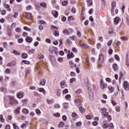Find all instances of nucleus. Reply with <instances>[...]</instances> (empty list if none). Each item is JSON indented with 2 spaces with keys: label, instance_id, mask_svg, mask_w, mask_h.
I'll return each mask as SVG.
<instances>
[{
  "label": "nucleus",
  "instance_id": "1",
  "mask_svg": "<svg viewBox=\"0 0 129 129\" xmlns=\"http://www.w3.org/2000/svg\"><path fill=\"white\" fill-rule=\"evenodd\" d=\"M100 87L103 90H104L105 88H107V84H106V83H104V82H103V80H100Z\"/></svg>",
  "mask_w": 129,
  "mask_h": 129
},
{
  "label": "nucleus",
  "instance_id": "2",
  "mask_svg": "<svg viewBox=\"0 0 129 129\" xmlns=\"http://www.w3.org/2000/svg\"><path fill=\"white\" fill-rule=\"evenodd\" d=\"M19 103V102L18 101L14 98H11L10 100L9 104H11V105H13V104H18Z\"/></svg>",
  "mask_w": 129,
  "mask_h": 129
},
{
  "label": "nucleus",
  "instance_id": "3",
  "mask_svg": "<svg viewBox=\"0 0 129 129\" xmlns=\"http://www.w3.org/2000/svg\"><path fill=\"white\" fill-rule=\"evenodd\" d=\"M75 104L77 106H80L82 104V102L79 99H76L75 100Z\"/></svg>",
  "mask_w": 129,
  "mask_h": 129
},
{
  "label": "nucleus",
  "instance_id": "4",
  "mask_svg": "<svg viewBox=\"0 0 129 129\" xmlns=\"http://www.w3.org/2000/svg\"><path fill=\"white\" fill-rule=\"evenodd\" d=\"M79 45L80 46V47L83 48V49H88V48H89V46H88V45L85 43H79Z\"/></svg>",
  "mask_w": 129,
  "mask_h": 129
},
{
  "label": "nucleus",
  "instance_id": "5",
  "mask_svg": "<svg viewBox=\"0 0 129 129\" xmlns=\"http://www.w3.org/2000/svg\"><path fill=\"white\" fill-rule=\"evenodd\" d=\"M123 86L125 90H129V84L127 81H125L124 82Z\"/></svg>",
  "mask_w": 129,
  "mask_h": 129
},
{
  "label": "nucleus",
  "instance_id": "6",
  "mask_svg": "<svg viewBox=\"0 0 129 129\" xmlns=\"http://www.w3.org/2000/svg\"><path fill=\"white\" fill-rule=\"evenodd\" d=\"M112 67H113V69L114 70V71L116 72V71H118V66H117V64L116 63H114L112 65Z\"/></svg>",
  "mask_w": 129,
  "mask_h": 129
},
{
  "label": "nucleus",
  "instance_id": "7",
  "mask_svg": "<svg viewBox=\"0 0 129 129\" xmlns=\"http://www.w3.org/2000/svg\"><path fill=\"white\" fill-rule=\"evenodd\" d=\"M25 41L27 42V43H32V41H33V38L30 36H28L25 39Z\"/></svg>",
  "mask_w": 129,
  "mask_h": 129
},
{
  "label": "nucleus",
  "instance_id": "8",
  "mask_svg": "<svg viewBox=\"0 0 129 129\" xmlns=\"http://www.w3.org/2000/svg\"><path fill=\"white\" fill-rule=\"evenodd\" d=\"M26 19H28V20H31V19H32V14L26 13Z\"/></svg>",
  "mask_w": 129,
  "mask_h": 129
},
{
  "label": "nucleus",
  "instance_id": "9",
  "mask_svg": "<svg viewBox=\"0 0 129 129\" xmlns=\"http://www.w3.org/2000/svg\"><path fill=\"white\" fill-rule=\"evenodd\" d=\"M99 60L100 62H103L104 61V56L102 54H100Z\"/></svg>",
  "mask_w": 129,
  "mask_h": 129
},
{
  "label": "nucleus",
  "instance_id": "10",
  "mask_svg": "<svg viewBox=\"0 0 129 129\" xmlns=\"http://www.w3.org/2000/svg\"><path fill=\"white\" fill-rule=\"evenodd\" d=\"M52 14L54 16L55 18H57L59 14L58 13V12L56 11H53L52 12Z\"/></svg>",
  "mask_w": 129,
  "mask_h": 129
},
{
  "label": "nucleus",
  "instance_id": "11",
  "mask_svg": "<svg viewBox=\"0 0 129 129\" xmlns=\"http://www.w3.org/2000/svg\"><path fill=\"white\" fill-rule=\"evenodd\" d=\"M38 91H39V92H42V93L43 94H46V91H45V90L44 89V88H39L38 89Z\"/></svg>",
  "mask_w": 129,
  "mask_h": 129
},
{
  "label": "nucleus",
  "instance_id": "12",
  "mask_svg": "<svg viewBox=\"0 0 129 129\" xmlns=\"http://www.w3.org/2000/svg\"><path fill=\"white\" fill-rule=\"evenodd\" d=\"M45 84H46V79H42L40 81V85H42V86H44Z\"/></svg>",
  "mask_w": 129,
  "mask_h": 129
},
{
  "label": "nucleus",
  "instance_id": "13",
  "mask_svg": "<svg viewBox=\"0 0 129 129\" xmlns=\"http://www.w3.org/2000/svg\"><path fill=\"white\" fill-rule=\"evenodd\" d=\"M46 101H47L48 104H52V103H53V102H54V100L53 99H51L50 100L47 99Z\"/></svg>",
  "mask_w": 129,
  "mask_h": 129
},
{
  "label": "nucleus",
  "instance_id": "14",
  "mask_svg": "<svg viewBox=\"0 0 129 129\" xmlns=\"http://www.w3.org/2000/svg\"><path fill=\"white\" fill-rule=\"evenodd\" d=\"M17 96L18 98H23V97H24V94H23V93H18L17 94Z\"/></svg>",
  "mask_w": 129,
  "mask_h": 129
},
{
  "label": "nucleus",
  "instance_id": "15",
  "mask_svg": "<svg viewBox=\"0 0 129 129\" xmlns=\"http://www.w3.org/2000/svg\"><path fill=\"white\" fill-rule=\"evenodd\" d=\"M22 112L24 114H29V110L27 109L26 108L23 109Z\"/></svg>",
  "mask_w": 129,
  "mask_h": 129
},
{
  "label": "nucleus",
  "instance_id": "16",
  "mask_svg": "<svg viewBox=\"0 0 129 129\" xmlns=\"http://www.w3.org/2000/svg\"><path fill=\"white\" fill-rule=\"evenodd\" d=\"M119 21V18L116 17L114 20V24L115 25H117V24H118V22Z\"/></svg>",
  "mask_w": 129,
  "mask_h": 129
},
{
  "label": "nucleus",
  "instance_id": "17",
  "mask_svg": "<svg viewBox=\"0 0 129 129\" xmlns=\"http://www.w3.org/2000/svg\"><path fill=\"white\" fill-rule=\"evenodd\" d=\"M53 35L55 36V37H59V31L55 30L53 32Z\"/></svg>",
  "mask_w": 129,
  "mask_h": 129
},
{
  "label": "nucleus",
  "instance_id": "18",
  "mask_svg": "<svg viewBox=\"0 0 129 129\" xmlns=\"http://www.w3.org/2000/svg\"><path fill=\"white\" fill-rule=\"evenodd\" d=\"M108 89L110 90V92H113L114 91V87L112 86H109Z\"/></svg>",
  "mask_w": 129,
  "mask_h": 129
},
{
  "label": "nucleus",
  "instance_id": "19",
  "mask_svg": "<svg viewBox=\"0 0 129 129\" xmlns=\"http://www.w3.org/2000/svg\"><path fill=\"white\" fill-rule=\"evenodd\" d=\"M63 33L64 35H69V34H70L69 31L67 29H64L63 30Z\"/></svg>",
  "mask_w": 129,
  "mask_h": 129
},
{
  "label": "nucleus",
  "instance_id": "20",
  "mask_svg": "<svg viewBox=\"0 0 129 129\" xmlns=\"http://www.w3.org/2000/svg\"><path fill=\"white\" fill-rule=\"evenodd\" d=\"M8 35L9 36V37H11L12 36V30L11 29H8L7 31Z\"/></svg>",
  "mask_w": 129,
  "mask_h": 129
},
{
  "label": "nucleus",
  "instance_id": "21",
  "mask_svg": "<svg viewBox=\"0 0 129 129\" xmlns=\"http://www.w3.org/2000/svg\"><path fill=\"white\" fill-rule=\"evenodd\" d=\"M68 20L69 21H74V20H75V18H74V17L73 16H69L68 17Z\"/></svg>",
  "mask_w": 129,
  "mask_h": 129
},
{
  "label": "nucleus",
  "instance_id": "22",
  "mask_svg": "<svg viewBox=\"0 0 129 129\" xmlns=\"http://www.w3.org/2000/svg\"><path fill=\"white\" fill-rule=\"evenodd\" d=\"M115 110L117 112H119V111H120V106H117L115 108Z\"/></svg>",
  "mask_w": 129,
  "mask_h": 129
},
{
  "label": "nucleus",
  "instance_id": "23",
  "mask_svg": "<svg viewBox=\"0 0 129 129\" xmlns=\"http://www.w3.org/2000/svg\"><path fill=\"white\" fill-rule=\"evenodd\" d=\"M22 57L23 59H26V58H28V54H27V53H23L22 55Z\"/></svg>",
  "mask_w": 129,
  "mask_h": 129
},
{
  "label": "nucleus",
  "instance_id": "24",
  "mask_svg": "<svg viewBox=\"0 0 129 129\" xmlns=\"http://www.w3.org/2000/svg\"><path fill=\"white\" fill-rule=\"evenodd\" d=\"M69 93V90H68V89H65L64 90H63L62 93L63 94H67V93Z\"/></svg>",
  "mask_w": 129,
  "mask_h": 129
},
{
  "label": "nucleus",
  "instance_id": "25",
  "mask_svg": "<svg viewBox=\"0 0 129 129\" xmlns=\"http://www.w3.org/2000/svg\"><path fill=\"white\" fill-rule=\"evenodd\" d=\"M89 95L90 96V98H92V97H93V92H92V91H90L89 92Z\"/></svg>",
  "mask_w": 129,
  "mask_h": 129
},
{
  "label": "nucleus",
  "instance_id": "26",
  "mask_svg": "<svg viewBox=\"0 0 129 129\" xmlns=\"http://www.w3.org/2000/svg\"><path fill=\"white\" fill-rule=\"evenodd\" d=\"M15 31H16V32H17V33H21V32H22V30L20 28H19V27L16 28L15 29Z\"/></svg>",
  "mask_w": 129,
  "mask_h": 129
},
{
  "label": "nucleus",
  "instance_id": "27",
  "mask_svg": "<svg viewBox=\"0 0 129 129\" xmlns=\"http://www.w3.org/2000/svg\"><path fill=\"white\" fill-rule=\"evenodd\" d=\"M41 7H43V8H47V4L46 3H40Z\"/></svg>",
  "mask_w": 129,
  "mask_h": 129
},
{
  "label": "nucleus",
  "instance_id": "28",
  "mask_svg": "<svg viewBox=\"0 0 129 129\" xmlns=\"http://www.w3.org/2000/svg\"><path fill=\"white\" fill-rule=\"evenodd\" d=\"M0 120L2 122H4L5 121V118H4V116H3V114L0 115Z\"/></svg>",
  "mask_w": 129,
  "mask_h": 129
},
{
  "label": "nucleus",
  "instance_id": "29",
  "mask_svg": "<svg viewBox=\"0 0 129 129\" xmlns=\"http://www.w3.org/2000/svg\"><path fill=\"white\" fill-rule=\"evenodd\" d=\"M79 110H80V112H85V109H84V108H83V107H80Z\"/></svg>",
  "mask_w": 129,
  "mask_h": 129
},
{
  "label": "nucleus",
  "instance_id": "30",
  "mask_svg": "<svg viewBox=\"0 0 129 129\" xmlns=\"http://www.w3.org/2000/svg\"><path fill=\"white\" fill-rule=\"evenodd\" d=\"M88 6L92 5V0H87Z\"/></svg>",
  "mask_w": 129,
  "mask_h": 129
},
{
  "label": "nucleus",
  "instance_id": "31",
  "mask_svg": "<svg viewBox=\"0 0 129 129\" xmlns=\"http://www.w3.org/2000/svg\"><path fill=\"white\" fill-rule=\"evenodd\" d=\"M63 126H64V122H60L58 124V127H63Z\"/></svg>",
  "mask_w": 129,
  "mask_h": 129
},
{
  "label": "nucleus",
  "instance_id": "32",
  "mask_svg": "<svg viewBox=\"0 0 129 129\" xmlns=\"http://www.w3.org/2000/svg\"><path fill=\"white\" fill-rule=\"evenodd\" d=\"M5 73L6 74H10V73H11V69H7L5 71Z\"/></svg>",
  "mask_w": 129,
  "mask_h": 129
},
{
  "label": "nucleus",
  "instance_id": "33",
  "mask_svg": "<svg viewBox=\"0 0 129 129\" xmlns=\"http://www.w3.org/2000/svg\"><path fill=\"white\" fill-rule=\"evenodd\" d=\"M13 127L14 129H20L19 126H18V125H17V124L15 123H13Z\"/></svg>",
  "mask_w": 129,
  "mask_h": 129
},
{
  "label": "nucleus",
  "instance_id": "34",
  "mask_svg": "<svg viewBox=\"0 0 129 129\" xmlns=\"http://www.w3.org/2000/svg\"><path fill=\"white\" fill-rule=\"evenodd\" d=\"M23 62L24 63V64H30V61L26 60H22V63Z\"/></svg>",
  "mask_w": 129,
  "mask_h": 129
},
{
  "label": "nucleus",
  "instance_id": "35",
  "mask_svg": "<svg viewBox=\"0 0 129 129\" xmlns=\"http://www.w3.org/2000/svg\"><path fill=\"white\" fill-rule=\"evenodd\" d=\"M114 58L116 60H117V61H119V56H118L117 54H115L114 55Z\"/></svg>",
  "mask_w": 129,
  "mask_h": 129
},
{
  "label": "nucleus",
  "instance_id": "36",
  "mask_svg": "<svg viewBox=\"0 0 129 129\" xmlns=\"http://www.w3.org/2000/svg\"><path fill=\"white\" fill-rule=\"evenodd\" d=\"M60 84H61V88H64V85H65V82L64 81H61L60 82Z\"/></svg>",
  "mask_w": 129,
  "mask_h": 129
},
{
  "label": "nucleus",
  "instance_id": "37",
  "mask_svg": "<svg viewBox=\"0 0 129 129\" xmlns=\"http://www.w3.org/2000/svg\"><path fill=\"white\" fill-rule=\"evenodd\" d=\"M24 30H25V31H28V32H30L31 28H29V27H27V26H25Z\"/></svg>",
  "mask_w": 129,
  "mask_h": 129
},
{
  "label": "nucleus",
  "instance_id": "38",
  "mask_svg": "<svg viewBox=\"0 0 129 129\" xmlns=\"http://www.w3.org/2000/svg\"><path fill=\"white\" fill-rule=\"evenodd\" d=\"M82 92L81 89H78L77 91H76V94H80Z\"/></svg>",
  "mask_w": 129,
  "mask_h": 129
},
{
  "label": "nucleus",
  "instance_id": "39",
  "mask_svg": "<svg viewBox=\"0 0 129 129\" xmlns=\"http://www.w3.org/2000/svg\"><path fill=\"white\" fill-rule=\"evenodd\" d=\"M68 52L70 54V56L71 57V58H73L74 57V54H73V52H71L70 54V50H69Z\"/></svg>",
  "mask_w": 129,
  "mask_h": 129
},
{
  "label": "nucleus",
  "instance_id": "40",
  "mask_svg": "<svg viewBox=\"0 0 129 129\" xmlns=\"http://www.w3.org/2000/svg\"><path fill=\"white\" fill-rule=\"evenodd\" d=\"M62 6H67L68 5V2L64 1L62 3Z\"/></svg>",
  "mask_w": 129,
  "mask_h": 129
},
{
  "label": "nucleus",
  "instance_id": "41",
  "mask_svg": "<svg viewBox=\"0 0 129 129\" xmlns=\"http://www.w3.org/2000/svg\"><path fill=\"white\" fill-rule=\"evenodd\" d=\"M75 80H76V79L75 78H72L70 79V83H73V82H74V81H75Z\"/></svg>",
  "mask_w": 129,
  "mask_h": 129
},
{
  "label": "nucleus",
  "instance_id": "42",
  "mask_svg": "<svg viewBox=\"0 0 129 129\" xmlns=\"http://www.w3.org/2000/svg\"><path fill=\"white\" fill-rule=\"evenodd\" d=\"M77 35L78 37H81V32H80L79 30H78L77 32Z\"/></svg>",
  "mask_w": 129,
  "mask_h": 129
},
{
  "label": "nucleus",
  "instance_id": "43",
  "mask_svg": "<svg viewBox=\"0 0 129 129\" xmlns=\"http://www.w3.org/2000/svg\"><path fill=\"white\" fill-rule=\"evenodd\" d=\"M53 116H56V117H60V113H56L53 114Z\"/></svg>",
  "mask_w": 129,
  "mask_h": 129
},
{
  "label": "nucleus",
  "instance_id": "44",
  "mask_svg": "<svg viewBox=\"0 0 129 129\" xmlns=\"http://www.w3.org/2000/svg\"><path fill=\"white\" fill-rule=\"evenodd\" d=\"M72 12L73 13V14H75L76 13V9H75V8H72Z\"/></svg>",
  "mask_w": 129,
  "mask_h": 129
},
{
  "label": "nucleus",
  "instance_id": "45",
  "mask_svg": "<svg viewBox=\"0 0 129 129\" xmlns=\"http://www.w3.org/2000/svg\"><path fill=\"white\" fill-rule=\"evenodd\" d=\"M27 102H28V99H24L22 100L23 103H24L25 104H27Z\"/></svg>",
  "mask_w": 129,
  "mask_h": 129
},
{
  "label": "nucleus",
  "instance_id": "46",
  "mask_svg": "<svg viewBox=\"0 0 129 129\" xmlns=\"http://www.w3.org/2000/svg\"><path fill=\"white\" fill-rule=\"evenodd\" d=\"M21 127H22V128H26V127H27V124H26L25 123H23L21 125Z\"/></svg>",
  "mask_w": 129,
  "mask_h": 129
},
{
  "label": "nucleus",
  "instance_id": "47",
  "mask_svg": "<svg viewBox=\"0 0 129 129\" xmlns=\"http://www.w3.org/2000/svg\"><path fill=\"white\" fill-rule=\"evenodd\" d=\"M103 114L104 117H105L107 116V115H108V112L105 111V112H103Z\"/></svg>",
  "mask_w": 129,
  "mask_h": 129
},
{
  "label": "nucleus",
  "instance_id": "48",
  "mask_svg": "<svg viewBox=\"0 0 129 129\" xmlns=\"http://www.w3.org/2000/svg\"><path fill=\"white\" fill-rule=\"evenodd\" d=\"M112 104H113V106H114L117 104V103L115 102L114 100H111Z\"/></svg>",
  "mask_w": 129,
  "mask_h": 129
},
{
  "label": "nucleus",
  "instance_id": "49",
  "mask_svg": "<svg viewBox=\"0 0 129 129\" xmlns=\"http://www.w3.org/2000/svg\"><path fill=\"white\" fill-rule=\"evenodd\" d=\"M35 112L37 113V114H40L41 113V111L39 109H36L35 110Z\"/></svg>",
  "mask_w": 129,
  "mask_h": 129
},
{
  "label": "nucleus",
  "instance_id": "50",
  "mask_svg": "<svg viewBox=\"0 0 129 129\" xmlns=\"http://www.w3.org/2000/svg\"><path fill=\"white\" fill-rule=\"evenodd\" d=\"M38 58L39 59H43L44 58V55H43L42 54H39L38 56Z\"/></svg>",
  "mask_w": 129,
  "mask_h": 129
},
{
  "label": "nucleus",
  "instance_id": "51",
  "mask_svg": "<svg viewBox=\"0 0 129 129\" xmlns=\"http://www.w3.org/2000/svg\"><path fill=\"white\" fill-rule=\"evenodd\" d=\"M57 60L58 62L62 63V62H63V57H59Z\"/></svg>",
  "mask_w": 129,
  "mask_h": 129
},
{
  "label": "nucleus",
  "instance_id": "52",
  "mask_svg": "<svg viewBox=\"0 0 129 129\" xmlns=\"http://www.w3.org/2000/svg\"><path fill=\"white\" fill-rule=\"evenodd\" d=\"M111 6L112 8H114V7L116 6V3L115 2H113L112 3Z\"/></svg>",
  "mask_w": 129,
  "mask_h": 129
},
{
  "label": "nucleus",
  "instance_id": "53",
  "mask_svg": "<svg viewBox=\"0 0 129 129\" xmlns=\"http://www.w3.org/2000/svg\"><path fill=\"white\" fill-rule=\"evenodd\" d=\"M82 124L81 122H78L76 123V126H80Z\"/></svg>",
  "mask_w": 129,
  "mask_h": 129
},
{
  "label": "nucleus",
  "instance_id": "54",
  "mask_svg": "<svg viewBox=\"0 0 129 129\" xmlns=\"http://www.w3.org/2000/svg\"><path fill=\"white\" fill-rule=\"evenodd\" d=\"M13 53L14 54H15V55H20V53L19 52H18V51H17V50H14L13 51Z\"/></svg>",
  "mask_w": 129,
  "mask_h": 129
},
{
  "label": "nucleus",
  "instance_id": "55",
  "mask_svg": "<svg viewBox=\"0 0 129 129\" xmlns=\"http://www.w3.org/2000/svg\"><path fill=\"white\" fill-rule=\"evenodd\" d=\"M3 47L7 49L8 48V45H7V42H3Z\"/></svg>",
  "mask_w": 129,
  "mask_h": 129
},
{
  "label": "nucleus",
  "instance_id": "56",
  "mask_svg": "<svg viewBox=\"0 0 129 129\" xmlns=\"http://www.w3.org/2000/svg\"><path fill=\"white\" fill-rule=\"evenodd\" d=\"M39 30H40V31L43 30L44 29V27H43V25H40L39 26Z\"/></svg>",
  "mask_w": 129,
  "mask_h": 129
},
{
  "label": "nucleus",
  "instance_id": "57",
  "mask_svg": "<svg viewBox=\"0 0 129 129\" xmlns=\"http://www.w3.org/2000/svg\"><path fill=\"white\" fill-rule=\"evenodd\" d=\"M113 51L112 50V49H110L108 50V53L109 54V55H111L113 53Z\"/></svg>",
  "mask_w": 129,
  "mask_h": 129
},
{
  "label": "nucleus",
  "instance_id": "58",
  "mask_svg": "<svg viewBox=\"0 0 129 129\" xmlns=\"http://www.w3.org/2000/svg\"><path fill=\"white\" fill-rule=\"evenodd\" d=\"M6 14H7V11H6V10H2V14L3 15V16H5V15H6Z\"/></svg>",
  "mask_w": 129,
  "mask_h": 129
},
{
  "label": "nucleus",
  "instance_id": "59",
  "mask_svg": "<svg viewBox=\"0 0 129 129\" xmlns=\"http://www.w3.org/2000/svg\"><path fill=\"white\" fill-rule=\"evenodd\" d=\"M39 23L40 24H42L43 25H45V24H46V22H45L44 20H40Z\"/></svg>",
  "mask_w": 129,
  "mask_h": 129
},
{
  "label": "nucleus",
  "instance_id": "60",
  "mask_svg": "<svg viewBox=\"0 0 129 129\" xmlns=\"http://www.w3.org/2000/svg\"><path fill=\"white\" fill-rule=\"evenodd\" d=\"M45 42H46V43H48L49 44H50V43H51V40L50 39L47 38L45 39Z\"/></svg>",
  "mask_w": 129,
  "mask_h": 129
},
{
  "label": "nucleus",
  "instance_id": "61",
  "mask_svg": "<svg viewBox=\"0 0 129 129\" xmlns=\"http://www.w3.org/2000/svg\"><path fill=\"white\" fill-rule=\"evenodd\" d=\"M24 40L23 39V38H20L18 40V43H23Z\"/></svg>",
  "mask_w": 129,
  "mask_h": 129
},
{
  "label": "nucleus",
  "instance_id": "62",
  "mask_svg": "<svg viewBox=\"0 0 129 129\" xmlns=\"http://www.w3.org/2000/svg\"><path fill=\"white\" fill-rule=\"evenodd\" d=\"M112 43V41L111 40H109V42L107 43V46H110Z\"/></svg>",
  "mask_w": 129,
  "mask_h": 129
},
{
  "label": "nucleus",
  "instance_id": "63",
  "mask_svg": "<svg viewBox=\"0 0 129 129\" xmlns=\"http://www.w3.org/2000/svg\"><path fill=\"white\" fill-rule=\"evenodd\" d=\"M70 97H71V96L70 95H66L65 96V98H66V99H67L68 100L69 98H70Z\"/></svg>",
  "mask_w": 129,
  "mask_h": 129
},
{
  "label": "nucleus",
  "instance_id": "64",
  "mask_svg": "<svg viewBox=\"0 0 129 129\" xmlns=\"http://www.w3.org/2000/svg\"><path fill=\"white\" fill-rule=\"evenodd\" d=\"M55 108H60V105L59 104H56L54 105Z\"/></svg>",
  "mask_w": 129,
  "mask_h": 129
}]
</instances>
